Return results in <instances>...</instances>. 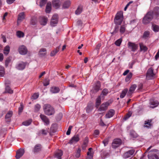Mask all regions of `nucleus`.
<instances>
[{"instance_id":"nucleus-1","label":"nucleus","mask_w":159,"mask_h":159,"mask_svg":"<svg viewBox=\"0 0 159 159\" xmlns=\"http://www.w3.org/2000/svg\"><path fill=\"white\" fill-rule=\"evenodd\" d=\"M43 109L45 114L48 116L53 115L55 112L54 108L49 104H46L44 105Z\"/></svg>"},{"instance_id":"nucleus-2","label":"nucleus","mask_w":159,"mask_h":159,"mask_svg":"<svg viewBox=\"0 0 159 159\" xmlns=\"http://www.w3.org/2000/svg\"><path fill=\"white\" fill-rule=\"evenodd\" d=\"M153 18V13L152 11L148 12L143 17V23L144 25H147L150 22Z\"/></svg>"},{"instance_id":"nucleus-3","label":"nucleus","mask_w":159,"mask_h":159,"mask_svg":"<svg viewBox=\"0 0 159 159\" xmlns=\"http://www.w3.org/2000/svg\"><path fill=\"white\" fill-rule=\"evenodd\" d=\"M123 20V12L120 11L118 12L114 19L115 24L117 25H120L121 23Z\"/></svg>"},{"instance_id":"nucleus-4","label":"nucleus","mask_w":159,"mask_h":159,"mask_svg":"<svg viewBox=\"0 0 159 159\" xmlns=\"http://www.w3.org/2000/svg\"><path fill=\"white\" fill-rule=\"evenodd\" d=\"M149 159H159V152L156 149H153L148 152Z\"/></svg>"},{"instance_id":"nucleus-5","label":"nucleus","mask_w":159,"mask_h":159,"mask_svg":"<svg viewBox=\"0 0 159 159\" xmlns=\"http://www.w3.org/2000/svg\"><path fill=\"white\" fill-rule=\"evenodd\" d=\"M58 20V16L57 14H54L53 15L51 19L50 25L51 26H54L57 24Z\"/></svg>"},{"instance_id":"nucleus-6","label":"nucleus","mask_w":159,"mask_h":159,"mask_svg":"<svg viewBox=\"0 0 159 159\" xmlns=\"http://www.w3.org/2000/svg\"><path fill=\"white\" fill-rule=\"evenodd\" d=\"M153 70L152 68L148 69L146 74V78L148 80L153 79L155 74L153 73Z\"/></svg>"},{"instance_id":"nucleus-7","label":"nucleus","mask_w":159,"mask_h":159,"mask_svg":"<svg viewBox=\"0 0 159 159\" xmlns=\"http://www.w3.org/2000/svg\"><path fill=\"white\" fill-rule=\"evenodd\" d=\"M121 140L119 139H117L114 140L112 144V147L114 148H116L121 145Z\"/></svg>"},{"instance_id":"nucleus-8","label":"nucleus","mask_w":159,"mask_h":159,"mask_svg":"<svg viewBox=\"0 0 159 159\" xmlns=\"http://www.w3.org/2000/svg\"><path fill=\"white\" fill-rule=\"evenodd\" d=\"M100 86L101 84L100 82L99 81H97L95 83L93 89L91 91V93H97L100 90Z\"/></svg>"},{"instance_id":"nucleus-9","label":"nucleus","mask_w":159,"mask_h":159,"mask_svg":"<svg viewBox=\"0 0 159 159\" xmlns=\"http://www.w3.org/2000/svg\"><path fill=\"white\" fill-rule=\"evenodd\" d=\"M128 48L133 52L135 51L138 47V45L131 42H129L128 43Z\"/></svg>"},{"instance_id":"nucleus-10","label":"nucleus","mask_w":159,"mask_h":159,"mask_svg":"<svg viewBox=\"0 0 159 159\" xmlns=\"http://www.w3.org/2000/svg\"><path fill=\"white\" fill-rule=\"evenodd\" d=\"M19 53L22 55H25L27 54L28 50L25 46L22 45L20 46L18 49Z\"/></svg>"},{"instance_id":"nucleus-11","label":"nucleus","mask_w":159,"mask_h":159,"mask_svg":"<svg viewBox=\"0 0 159 159\" xmlns=\"http://www.w3.org/2000/svg\"><path fill=\"white\" fill-rule=\"evenodd\" d=\"M52 6L56 9H57L60 7L61 5V2L60 0H53L52 2Z\"/></svg>"},{"instance_id":"nucleus-12","label":"nucleus","mask_w":159,"mask_h":159,"mask_svg":"<svg viewBox=\"0 0 159 159\" xmlns=\"http://www.w3.org/2000/svg\"><path fill=\"white\" fill-rule=\"evenodd\" d=\"M152 121V119L148 120L145 121L143 127L148 128H151L153 126Z\"/></svg>"},{"instance_id":"nucleus-13","label":"nucleus","mask_w":159,"mask_h":159,"mask_svg":"<svg viewBox=\"0 0 159 159\" xmlns=\"http://www.w3.org/2000/svg\"><path fill=\"white\" fill-rule=\"evenodd\" d=\"M134 152V150H130L124 154L123 157L125 158L130 157L133 155Z\"/></svg>"},{"instance_id":"nucleus-14","label":"nucleus","mask_w":159,"mask_h":159,"mask_svg":"<svg viewBox=\"0 0 159 159\" xmlns=\"http://www.w3.org/2000/svg\"><path fill=\"white\" fill-rule=\"evenodd\" d=\"M79 139L80 138L79 135L78 134L75 135L69 141V143L70 144H72L75 142L76 143L78 142Z\"/></svg>"},{"instance_id":"nucleus-15","label":"nucleus","mask_w":159,"mask_h":159,"mask_svg":"<svg viewBox=\"0 0 159 159\" xmlns=\"http://www.w3.org/2000/svg\"><path fill=\"white\" fill-rule=\"evenodd\" d=\"M42 149V146L41 144H38L36 145L34 149L33 152L34 153H38L40 152Z\"/></svg>"},{"instance_id":"nucleus-16","label":"nucleus","mask_w":159,"mask_h":159,"mask_svg":"<svg viewBox=\"0 0 159 159\" xmlns=\"http://www.w3.org/2000/svg\"><path fill=\"white\" fill-rule=\"evenodd\" d=\"M25 152L24 150L23 149L20 148L16 152V159L20 158L23 156Z\"/></svg>"},{"instance_id":"nucleus-17","label":"nucleus","mask_w":159,"mask_h":159,"mask_svg":"<svg viewBox=\"0 0 159 159\" xmlns=\"http://www.w3.org/2000/svg\"><path fill=\"white\" fill-rule=\"evenodd\" d=\"M25 14L24 12L20 13L18 16V19L17 20V23L18 24L20 23L23 20L25 19Z\"/></svg>"},{"instance_id":"nucleus-18","label":"nucleus","mask_w":159,"mask_h":159,"mask_svg":"<svg viewBox=\"0 0 159 159\" xmlns=\"http://www.w3.org/2000/svg\"><path fill=\"white\" fill-rule=\"evenodd\" d=\"M110 103L109 102H106L102 104L99 110L100 111H105L106 110L108 106L110 104Z\"/></svg>"},{"instance_id":"nucleus-19","label":"nucleus","mask_w":159,"mask_h":159,"mask_svg":"<svg viewBox=\"0 0 159 159\" xmlns=\"http://www.w3.org/2000/svg\"><path fill=\"white\" fill-rule=\"evenodd\" d=\"M93 108V103H89L87 106V107L85 108V110L86 112L89 113H90Z\"/></svg>"},{"instance_id":"nucleus-20","label":"nucleus","mask_w":159,"mask_h":159,"mask_svg":"<svg viewBox=\"0 0 159 159\" xmlns=\"http://www.w3.org/2000/svg\"><path fill=\"white\" fill-rule=\"evenodd\" d=\"M136 87L137 86L135 84H133L131 85L129 89V92H128L127 93V95L128 96H130L134 91Z\"/></svg>"},{"instance_id":"nucleus-21","label":"nucleus","mask_w":159,"mask_h":159,"mask_svg":"<svg viewBox=\"0 0 159 159\" xmlns=\"http://www.w3.org/2000/svg\"><path fill=\"white\" fill-rule=\"evenodd\" d=\"M38 23L37 18L35 16H33L31 17L30 24L32 25H36Z\"/></svg>"},{"instance_id":"nucleus-22","label":"nucleus","mask_w":159,"mask_h":159,"mask_svg":"<svg viewBox=\"0 0 159 159\" xmlns=\"http://www.w3.org/2000/svg\"><path fill=\"white\" fill-rule=\"evenodd\" d=\"M40 117L42 121L46 124L48 125L49 124V120L46 116L43 114H40Z\"/></svg>"},{"instance_id":"nucleus-23","label":"nucleus","mask_w":159,"mask_h":159,"mask_svg":"<svg viewBox=\"0 0 159 159\" xmlns=\"http://www.w3.org/2000/svg\"><path fill=\"white\" fill-rule=\"evenodd\" d=\"M26 65V63L22 62L18 65L16 68L19 70H23L25 68Z\"/></svg>"},{"instance_id":"nucleus-24","label":"nucleus","mask_w":159,"mask_h":159,"mask_svg":"<svg viewBox=\"0 0 159 159\" xmlns=\"http://www.w3.org/2000/svg\"><path fill=\"white\" fill-rule=\"evenodd\" d=\"M115 114V111L113 109L110 110L107 113L106 115V118H109L112 117Z\"/></svg>"},{"instance_id":"nucleus-25","label":"nucleus","mask_w":159,"mask_h":159,"mask_svg":"<svg viewBox=\"0 0 159 159\" xmlns=\"http://www.w3.org/2000/svg\"><path fill=\"white\" fill-rule=\"evenodd\" d=\"M153 13V15H155L156 17L159 16V7H156L154 8L153 11H151Z\"/></svg>"},{"instance_id":"nucleus-26","label":"nucleus","mask_w":159,"mask_h":159,"mask_svg":"<svg viewBox=\"0 0 159 159\" xmlns=\"http://www.w3.org/2000/svg\"><path fill=\"white\" fill-rule=\"evenodd\" d=\"M48 19L45 17H40L39 20V23L41 25H45L47 23Z\"/></svg>"},{"instance_id":"nucleus-27","label":"nucleus","mask_w":159,"mask_h":159,"mask_svg":"<svg viewBox=\"0 0 159 159\" xmlns=\"http://www.w3.org/2000/svg\"><path fill=\"white\" fill-rule=\"evenodd\" d=\"M47 54V51L46 48H42L40 49L39 51V55L41 57H43L46 55Z\"/></svg>"},{"instance_id":"nucleus-28","label":"nucleus","mask_w":159,"mask_h":159,"mask_svg":"<svg viewBox=\"0 0 159 159\" xmlns=\"http://www.w3.org/2000/svg\"><path fill=\"white\" fill-rule=\"evenodd\" d=\"M71 3L69 0L65 1L62 5V8L63 9H66L68 8L70 6Z\"/></svg>"},{"instance_id":"nucleus-29","label":"nucleus","mask_w":159,"mask_h":159,"mask_svg":"<svg viewBox=\"0 0 159 159\" xmlns=\"http://www.w3.org/2000/svg\"><path fill=\"white\" fill-rule=\"evenodd\" d=\"M51 10V2H48L47 3L46 8V12L47 13H49Z\"/></svg>"},{"instance_id":"nucleus-30","label":"nucleus","mask_w":159,"mask_h":159,"mask_svg":"<svg viewBox=\"0 0 159 159\" xmlns=\"http://www.w3.org/2000/svg\"><path fill=\"white\" fill-rule=\"evenodd\" d=\"M150 103L151 105L153 106V107H150L153 108L158 105L159 102L157 101H154L153 100L151 99L150 100Z\"/></svg>"},{"instance_id":"nucleus-31","label":"nucleus","mask_w":159,"mask_h":159,"mask_svg":"<svg viewBox=\"0 0 159 159\" xmlns=\"http://www.w3.org/2000/svg\"><path fill=\"white\" fill-rule=\"evenodd\" d=\"M60 48V45L57 47L54 50L52 51L50 54V56L51 57H53L55 56L56 54L59 51Z\"/></svg>"},{"instance_id":"nucleus-32","label":"nucleus","mask_w":159,"mask_h":159,"mask_svg":"<svg viewBox=\"0 0 159 159\" xmlns=\"http://www.w3.org/2000/svg\"><path fill=\"white\" fill-rule=\"evenodd\" d=\"M50 91L52 93H57L59 92L60 89L57 87H53L51 88Z\"/></svg>"},{"instance_id":"nucleus-33","label":"nucleus","mask_w":159,"mask_h":159,"mask_svg":"<svg viewBox=\"0 0 159 159\" xmlns=\"http://www.w3.org/2000/svg\"><path fill=\"white\" fill-rule=\"evenodd\" d=\"M63 155V152L61 150H58L55 154V157L58 159H61V157Z\"/></svg>"},{"instance_id":"nucleus-34","label":"nucleus","mask_w":159,"mask_h":159,"mask_svg":"<svg viewBox=\"0 0 159 159\" xmlns=\"http://www.w3.org/2000/svg\"><path fill=\"white\" fill-rule=\"evenodd\" d=\"M139 46L141 51H143L144 52L148 50L147 47L143 45V43H140Z\"/></svg>"},{"instance_id":"nucleus-35","label":"nucleus","mask_w":159,"mask_h":159,"mask_svg":"<svg viewBox=\"0 0 159 159\" xmlns=\"http://www.w3.org/2000/svg\"><path fill=\"white\" fill-rule=\"evenodd\" d=\"M108 92V90L106 89H104L102 90V93L100 95V97L103 98L104 96L106 95Z\"/></svg>"},{"instance_id":"nucleus-36","label":"nucleus","mask_w":159,"mask_h":159,"mask_svg":"<svg viewBox=\"0 0 159 159\" xmlns=\"http://www.w3.org/2000/svg\"><path fill=\"white\" fill-rule=\"evenodd\" d=\"M3 53L5 54L6 55L8 54L10 51L9 46L8 45L6 46L5 47L3 50Z\"/></svg>"},{"instance_id":"nucleus-37","label":"nucleus","mask_w":159,"mask_h":159,"mask_svg":"<svg viewBox=\"0 0 159 159\" xmlns=\"http://www.w3.org/2000/svg\"><path fill=\"white\" fill-rule=\"evenodd\" d=\"M128 92V89H125L123 90L120 96V98H124Z\"/></svg>"},{"instance_id":"nucleus-38","label":"nucleus","mask_w":159,"mask_h":159,"mask_svg":"<svg viewBox=\"0 0 159 159\" xmlns=\"http://www.w3.org/2000/svg\"><path fill=\"white\" fill-rule=\"evenodd\" d=\"M152 27L153 30L155 32H157L159 31V27L158 25L153 24L152 25Z\"/></svg>"},{"instance_id":"nucleus-39","label":"nucleus","mask_w":159,"mask_h":159,"mask_svg":"<svg viewBox=\"0 0 159 159\" xmlns=\"http://www.w3.org/2000/svg\"><path fill=\"white\" fill-rule=\"evenodd\" d=\"M130 135L131 137L133 138H136L138 136V135L136 133L135 131L133 130H132L130 131Z\"/></svg>"},{"instance_id":"nucleus-40","label":"nucleus","mask_w":159,"mask_h":159,"mask_svg":"<svg viewBox=\"0 0 159 159\" xmlns=\"http://www.w3.org/2000/svg\"><path fill=\"white\" fill-rule=\"evenodd\" d=\"M150 32L149 31H146L144 32L143 36V38L144 39H147L150 35Z\"/></svg>"},{"instance_id":"nucleus-41","label":"nucleus","mask_w":159,"mask_h":159,"mask_svg":"<svg viewBox=\"0 0 159 159\" xmlns=\"http://www.w3.org/2000/svg\"><path fill=\"white\" fill-rule=\"evenodd\" d=\"M5 74L4 67L0 66V77L3 76Z\"/></svg>"},{"instance_id":"nucleus-42","label":"nucleus","mask_w":159,"mask_h":159,"mask_svg":"<svg viewBox=\"0 0 159 159\" xmlns=\"http://www.w3.org/2000/svg\"><path fill=\"white\" fill-rule=\"evenodd\" d=\"M16 35L18 37L20 38L24 36V34L21 31H18L16 32Z\"/></svg>"},{"instance_id":"nucleus-43","label":"nucleus","mask_w":159,"mask_h":159,"mask_svg":"<svg viewBox=\"0 0 159 159\" xmlns=\"http://www.w3.org/2000/svg\"><path fill=\"white\" fill-rule=\"evenodd\" d=\"M7 131V129L6 128H2L0 131V135L2 136L3 137H4Z\"/></svg>"},{"instance_id":"nucleus-44","label":"nucleus","mask_w":159,"mask_h":159,"mask_svg":"<svg viewBox=\"0 0 159 159\" xmlns=\"http://www.w3.org/2000/svg\"><path fill=\"white\" fill-rule=\"evenodd\" d=\"M51 131L52 133L56 132L57 130V127L55 125H53L51 127Z\"/></svg>"},{"instance_id":"nucleus-45","label":"nucleus","mask_w":159,"mask_h":159,"mask_svg":"<svg viewBox=\"0 0 159 159\" xmlns=\"http://www.w3.org/2000/svg\"><path fill=\"white\" fill-rule=\"evenodd\" d=\"M125 30V25H122L120 27V32L121 34L124 33Z\"/></svg>"},{"instance_id":"nucleus-46","label":"nucleus","mask_w":159,"mask_h":159,"mask_svg":"<svg viewBox=\"0 0 159 159\" xmlns=\"http://www.w3.org/2000/svg\"><path fill=\"white\" fill-rule=\"evenodd\" d=\"M6 91L10 93H13V91L8 86H7L6 87Z\"/></svg>"},{"instance_id":"nucleus-47","label":"nucleus","mask_w":159,"mask_h":159,"mask_svg":"<svg viewBox=\"0 0 159 159\" xmlns=\"http://www.w3.org/2000/svg\"><path fill=\"white\" fill-rule=\"evenodd\" d=\"M13 112L12 111H9L6 114L5 117L7 118H11V117L12 116V115Z\"/></svg>"},{"instance_id":"nucleus-48","label":"nucleus","mask_w":159,"mask_h":159,"mask_svg":"<svg viewBox=\"0 0 159 159\" xmlns=\"http://www.w3.org/2000/svg\"><path fill=\"white\" fill-rule=\"evenodd\" d=\"M82 11V8L80 7H79L76 10L75 13L76 15H79L81 12Z\"/></svg>"},{"instance_id":"nucleus-49","label":"nucleus","mask_w":159,"mask_h":159,"mask_svg":"<svg viewBox=\"0 0 159 159\" xmlns=\"http://www.w3.org/2000/svg\"><path fill=\"white\" fill-rule=\"evenodd\" d=\"M132 74L130 72L129 74L127 76L125 79V80L126 82H127L129 81L130 78L132 76Z\"/></svg>"},{"instance_id":"nucleus-50","label":"nucleus","mask_w":159,"mask_h":159,"mask_svg":"<svg viewBox=\"0 0 159 159\" xmlns=\"http://www.w3.org/2000/svg\"><path fill=\"white\" fill-rule=\"evenodd\" d=\"M41 106L39 104H37L34 107V111L35 112H38L40 110Z\"/></svg>"},{"instance_id":"nucleus-51","label":"nucleus","mask_w":159,"mask_h":159,"mask_svg":"<svg viewBox=\"0 0 159 159\" xmlns=\"http://www.w3.org/2000/svg\"><path fill=\"white\" fill-rule=\"evenodd\" d=\"M31 120H28L23 122L22 123V124L23 125L25 126H28L29 125L31 124Z\"/></svg>"},{"instance_id":"nucleus-52","label":"nucleus","mask_w":159,"mask_h":159,"mask_svg":"<svg viewBox=\"0 0 159 159\" xmlns=\"http://www.w3.org/2000/svg\"><path fill=\"white\" fill-rule=\"evenodd\" d=\"M132 113L130 112H128L127 114L124 117L123 120L124 121L126 120L128 118H129L131 115Z\"/></svg>"},{"instance_id":"nucleus-53","label":"nucleus","mask_w":159,"mask_h":159,"mask_svg":"<svg viewBox=\"0 0 159 159\" xmlns=\"http://www.w3.org/2000/svg\"><path fill=\"white\" fill-rule=\"evenodd\" d=\"M47 0H41L39 5L40 7H42L44 6L47 2Z\"/></svg>"},{"instance_id":"nucleus-54","label":"nucleus","mask_w":159,"mask_h":159,"mask_svg":"<svg viewBox=\"0 0 159 159\" xmlns=\"http://www.w3.org/2000/svg\"><path fill=\"white\" fill-rule=\"evenodd\" d=\"M24 106L23 103H20V107L19 108V111L18 113L19 114L23 110V109Z\"/></svg>"},{"instance_id":"nucleus-55","label":"nucleus","mask_w":159,"mask_h":159,"mask_svg":"<svg viewBox=\"0 0 159 159\" xmlns=\"http://www.w3.org/2000/svg\"><path fill=\"white\" fill-rule=\"evenodd\" d=\"M101 97L100 96L96 99V103L97 106H99L101 103Z\"/></svg>"},{"instance_id":"nucleus-56","label":"nucleus","mask_w":159,"mask_h":159,"mask_svg":"<svg viewBox=\"0 0 159 159\" xmlns=\"http://www.w3.org/2000/svg\"><path fill=\"white\" fill-rule=\"evenodd\" d=\"M43 85L44 86H47L49 84V80L48 79H45L43 83Z\"/></svg>"},{"instance_id":"nucleus-57","label":"nucleus","mask_w":159,"mask_h":159,"mask_svg":"<svg viewBox=\"0 0 159 159\" xmlns=\"http://www.w3.org/2000/svg\"><path fill=\"white\" fill-rule=\"evenodd\" d=\"M81 152V149L80 148H79L77 150L75 157L77 158H78L80 156V153Z\"/></svg>"},{"instance_id":"nucleus-58","label":"nucleus","mask_w":159,"mask_h":159,"mask_svg":"<svg viewBox=\"0 0 159 159\" xmlns=\"http://www.w3.org/2000/svg\"><path fill=\"white\" fill-rule=\"evenodd\" d=\"M122 42V39H119L117 40L115 42V44L118 46H119Z\"/></svg>"},{"instance_id":"nucleus-59","label":"nucleus","mask_w":159,"mask_h":159,"mask_svg":"<svg viewBox=\"0 0 159 159\" xmlns=\"http://www.w3.org/2000/svg\"><path fill=\"white\" fill-rule=\"evenodd\" d=\"M109 140V138H108L105 139L103 141L102 143L104 144L105 146H106V145L108 144Z\"/></svg>"},{"instance_id":"nucleus-60","label":"nucleus","mask_w":159,"mask_h":159,"mask_svg":"<svg viewBox=\"0 0 159 159\" xmlns=\"http://www.w3.org/2000/svg\"><path fill=\"white\" fill-rule=\"evenodd\" d=\"M39 96V94L38 93H34L32 96V99H33L34 100L38 98Z\"/></svg>"},{"instance_id":"nucleus-61","label":"nucleus","mask_w":159,"mask_h":159,"mask_svg":"<svg viewBox=\"0 0 159 159\" xmlns=\"http://www.w3.org/2000/svg\"><path fill=\"white\" fill-rule=\"evenodd\" d=\"M119 26L118 25H116L115 27V30L113 32V34H115L118 32L119 30Z\"/></svg>"},{"instance_id":"nucleus-62","label":"nucleus","mask_w":159,"mask_h":159,"mask_svg":"<svg viewBox=\"0 0 159 159\" xmlns=\"http://www.w3.org/2000/svg\"><path fill=\"white\" fill-rule=\"evenodd\" d=\"M11 60L9 58H7L5 61V66L6 67H7L8 66V64L10 62Z\"/></svg>"},{"instance_id":"nucleus-63","label":"nucleus","mask_w":159,"mask_h":159,"mask_svg":"<svg viewBox=\"0 0 159 159\" xmlns=\"http://www.w3.org/2000/svg\"><path fill=\"white\" fill-rule=\"evenodd\" d=\"M89 142V139L88 138L86 137L84 141L83 144L84 145H85L87 146L88 143Z\"/></svg>"},{"instance_id":"nucleus-64","label":"nucleus","mask_w":159,"mask_h":159,"mask_svg":"<svg viewBox=\"0 0 159 159\" xmlns=\"http://www.w3.org/2000/svg\"><path fill=\"white\" fill-rule=\"evenodd\" d=\"M40 132L41 133L44 135H46L47 134L48 132V131L45 129H43L40 131Z\"/></svg>"}]
</instances>
